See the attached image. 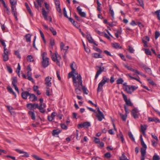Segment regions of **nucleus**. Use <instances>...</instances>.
<instances>
[{
  "label": "nucleus",
  "instance_id": "1",
  "mask_svg": "<svg viewBox=\"0 0 160 160\" xmlns=\"http://www.w3.org/2000/svg\"><path fill=\"white\" fill-rule=\"evenodd\" d=\"M109 81V78H108L105 76L103 77L102 79L101 82L99 83L97 88V92H99L102 89V87L106 82H108Z\"/></svg>",
  "mask_w": 160,
  "mask_h": 160
},
{
  "label": "nucleus",
  "instance_id": "2",
  "mask_svg": "<svg viewBox=\"0 0 160 160\" xmlns=\"http://www.w3.org/2000/svg\"><path fill=\"white\" fill-rule=\"evenodd\" d=\"M47 54L45 52H43L42 54V66L44 68H45L49 65V58L46 57Z\"/></svg>",
  "mask_w": 160,
  "mask_h": 160
},
{
  "label": "nucleus",
  "instance_id": "3",
  "mask_svg": "<svg viewBox=\"0 0 160 160\" xmlns=\"http://www.w3.org/2000/svg\"><path fill=\"white\" fill-rule=\"evenodd\" d=\"M74 72L71 71L70 72H69L68 74V78H69L72 77V81L73 82V85L76 86V82H78L76 80V78L74 74Z\"/></svg>",
  "mask_w": 160,
  "mask_h": 160
},
{
  "label": "nucleus",
  "instance_id": "4",
  "mask_svg": "<svg viewBox=\"0 0 160 160\" xmlns=\"http://www.w3.org/2000/svg\"><path fill=\"white\" fill-rule=\"evenodd\" d=\"M58 55V53L57 52H56L55 54H53L52 55H51V58L52 61L56 62L57 64L59 66L60 65V62L59 61L58 59V58L57 56Z\"/></svg>",
  "mask_w": 160,
  "mask_h": 160
},
{
  "label": "nucleus",
  "instance_id": "5",
  "mask_svg": "<svg viewBox=\"0 0 160 160\" xmlns=\"http://www.w3.org/2000/svg\"><path fill=\"white\" fill-rule=\"evenodd\" d=\"M122 94L123 96V98L124 99V101L126 102V104L128 106H132L133 105V104L131 102L130 100H128L127 98V96L122 92Z\"/></svg>",
  "mask_w": 160,
  "mask_h": 160
},
{
  "label": "nucleus",
  "instance_id": "6",
  "mask_svg": "<svg viewBox=\"0 0 160 160\" xmlns=\"http://www.w3.org/2000/svg\"><path fill=\"white\" fill-rule=\"evenodd\" d=\"M79 83L80 84V86L82 87V90L83 91V93L85 94H88V93L87 92V91H88L87 88H86V87L84 86H83L82 85V79H81V78L80 76L79 77Z\"/></svg>",
  "mask_w": 160,
  "mask_h": 160
},
{
  "label": "nucleus",
  "instance_id": "7",
  "mask_svg": "<svg viewBox=\"0 0 160 160\" xmlns=\"http://www.w3.org/2000/svg\"><path fill=\"white\" fill-rule=\"evenodd\" d=\"M96 67L99 68V70H97L96 73L95 75V79H96L98 77V76L103 71H104V68L103 67L102 68L101 66H97Z\"/></svg>",
  "mask_w": 160,
  "mask_h": 160
},
{
  "label": "nucleus",
  "instance_id": "8",
  "mask_svg": "<svg viewBox=\"0 0 160 160\" xmlns=\"http://www.w3.org/2000/svg\"><path fill=\"white\" fill-rule=\"evenodd\" d=\"M76 86L73 85L75 87H76L75 89V92L77 94H80L81 93V88L80 87V84L79 83V82H76Z\"/></svg>",
  "mask_w": 160,
  "mask_h": 160
},
{
  "label": "nucleus",
  "instance_id": "9",
  "mask_svg": "<svg viewBox=\"0 0 160 160\" xmlns=\"http://www.w3.org/2000/svg\"><path fill=\"white\" fill-rule=\"evenodd\" d=\"M37 105H38V103H34L33 104L31 103H28L27 105V107L30 110H34L37 108Z\"/></svg>",
  "mask_w": 160,
  "mask_h": 160
},
{
  "label": "nucleus",
  "instance_id": "10",
  "mask_svg": "<svg viewBox=\"0 0 160 160\" xmlns=\"http://www.w3.org/2000/svg\"><path fill=\"white\" fill-rule=\"evenodd\" d=\"M37 108L39 110V111L42 113H44L45 112V110L44 108L46 107V105L40 104L39 106L38 105H37Z\"/></svg>",
  "mask_w": 160,
  "mask_h": 160
},
{
  "label": "nucleus",
  "instance_id": "11",
  "mask_svg": "<svg viewBox=\"0 0 160 160\" xmlns=\"http://www.w3.org/2000/svg\"><path fill=\"white\" fill-rule=\"evenodd\" d=\"M138 113V109L136 108L133 109L131 111V115L134 118L137 119L139 118V116L137 114Z\"/></svg>",
  "mask_w": 160,
  "mask_h": 160
},
{
  "label": "nucleus",
  "instance_id": "12",
  "mask_svg": "<svg viewBox=\"0 0 160 160\" xmlns=\"http://www.w3.org/2000/svg\"><path fill=\"white\" fill-rule=\"evenodd\" d=\"M15 151L20 154H22L23 155H22V156L23 157H29V154L26 152L23 151L18 149H16Z\"/></svg>",
  "mask_w": 160,
  "mask_h": 160
},
{
  "label": "nucleus",
  "instance_id": "13",
  "mask_svg": "<svg viewBox=\"0 0 160 160\" xmlns=\"http://www.w3.org/2000/svg\"><path fill=\"white\" fill-rule=\"evenodd\" d=\"M77 11L80 15L83 18H85L86 16V14L84 12H82V9L80 8V6H78L77 8Z\"/></svg>",
  "mask_w": 160,
  "mask_h": 160
},
{
  "label": "nucleus",
  "instance_id": "14",
  "mask_svg": "<svg viewBox=\"0 0 160 160\" xmlns=\"http://www.w3.org/2000/svg\"><path fill=\"white\" fill-rule=\"evenodd\" d=\"M52 78H50L49 77H47L45 79V84L48 87H50L51 86V82Z\"/></svg>",
  "mask_w": 160,
  "mask_h": 160
},
{
  "label": "nucleus",
  "instance_id": "15",
  "mask_svg": "<svg viewBox=\"0 0 160 160\" xmlns=\"http://www.w3.org/2000/svg\"><path fill=\"white\" fill-rule=\"evenodd\" d=\"M86 38L89 43H93L96 46L98 45V44H96L93 41V39H92L90 34H87L86 36Z\"/></svg>",
  "mask_w": 160,
  "mask_h": 160
},
{
  "label": "nucleus",
  "instance_id": "16",
  "mask_svg": "<svg viewBox=\"0 0 160 160\" xmlns=\"http://www.w3.org/2000/svg\"><path fill=\"white\" fill-rule=\"evenodd\" d=\"M101 113H98L96 114V117L97 118L98 120L99 121H101L103 119H104L105 117L102 112H101Z\"/></svg>",
  "mask_w": 160,
  "mask_h": 160
},
{
  "label": "nucleus",
  "instance_id": "17",
  "mask_svg": "<svg viewBox=\"0 0 160 160\" xmlns=\"http://www.w3.org/2000/svg\"><path fill=\"white\" fill-rule=\"evenodd\" d=\"M12 85L15 88L17 87V84L18 82V79L17 77H14L12 78Z\"/></svg>",
  "mask_w": 160,
  "mask_h": 160
},
{
  "label": "nucleus",
  "instance_id": "18",
  "mask_svg": "<svg viewBox=\"0 0 160 160\" xmlns=\"http://www.w3.org/2000/svg\"><path fill=\"white\" fill-rule=\"evenodd\" d=\"M30 93L28 91H25L23 92L21 94L22 98L24 99H26L27 98V97L29 96Z\"/></svg>",
  "mask_w": 160,
  "mask_h": 160
},
{
  "label": "nucleus",
  "instance_id": "19",
  "mask_svg": "<svg viewBox=\"0 0 160 160\" xmlns=\"http://www.w3.org/2000/svg\"><path fill=\"white\" fill-rule=\"evenodd\" d=\"M29 96V99L32 102L35 101L37 99V97L34 94L30 93Z\"/></svg>",
  "mask_w": 160,
  "mask_h": 160
},
{
  "label": "nucleus",
  "instance_id": "20",
  "mask_svg": "<svg viewBox=\"0 0 160 160\" xmlns=\"http://www.w3.org/2000/svg\"><path fill=\"white\" fill-rule=\"evenodd\" d=\"M70 67L72 69V71L73 72H74L77 68L76 64L74 62H73L70 65Z\"/></svg>",
  "mask_w": 160,
  "mask_h": 160
},
{
  "label": "nucleus",
  "instance_id": "21",
  "mask_svg": "<svg viewBox=\"0 0 160 160\" xmlns=\"http://www.w3.org/2000/svg\"><path fill=\"white\" fill-rule=\"evenodd\" d=\"M55 5L56 6L57 10L59 12H61V10L60 8V2H56Z\"/></svg>",
  "mask_w": 160,
  "mask_h": 160
},
{
  "label": "nucleus",
  "instance_id": "22",
  "mask_svg": "<svg viewBox=\"0 0 160 160\" xmlns=\"http://www.w3.org/2000/svg\"><path fill=\"white\" fill-rule=\"evenodd\" d=\"M42 16H43L44 19H45V20H48V18H47V13L46 12V11H45V9L44 8H42Z\"/></svg>",
  "mask_w": 160,
  "mask_h": 160
},
{
  "label": "nucleus",
  "instance_id": "23",
  "mask_svg": "<svg viewBox=\"0 0 160 160\" xmlns=\"http://www.w3.org/2000/svg\"><path fill=\"white\" fill-rule=\"evenodd\" d=\"M61 131L59 129H54L52 130V134L53 136H55L58 135L59 133Z\"/></svg>",
  "mask_w": 160,
  "mask_h": 160
},
{
  "label": "nucleus",
  "instance_id": "24",
  "mask_svg": "<svg viewBox=\"0 0 160 160\" xmlns=\"http://www.w3.org/2000/svg\"><path fill=\"white\" fill-rule=\"evenodd\" d=\"M7 89L10 93H12V94H13L14 95L15 98H16V97H17L16 94L13 91L12 89L10 86H8L7 87Z\"/></svg>",
  "mask_w": 160,
  "mask_h": 160
},
{
  "label": "nucleus",
  "instance_id": "25",
  "mask_svg": "<svg viewBox=\"0 0 160 160\" xmlns=\"http://www.w3.org/2000/svg\"><path fill=\"white\" fill-rule=\"evenodd\" d=\"M92 57L94 58H102L103 56L101 55L100 54L98 53H94L92 54Z\"/></svg>",
  "mask_w": 160,
  "mask_h": 160
},
{
  "label": "nucleus",
  "instance_id": "26",
  "mask_svg": "<svg viewBox=\"0 0 160 160\" xmlns=\"http://www.w3.org/2000/svg\"><path fill=\"white\" fill-rule=\"evenodd\" d=\"M125 91L129 94L132 93L131 86L129 85L127 86V87H126Z\"/></svg>",
  "mask_w": 160,
  "mask_h": 160
},
{
  "label": "nucleus",
  "instance_id": "27",
  "mask_svg": "<svg viewBox=\"0 0 160 160\" xmlns=\"http://www.w3.org/2000/svg\"><path fill=\"white\" fill-rule=\"evenodd\" d=\"M25 5L27 8V10L28 11V12L30 14L31 16H32L33 15V13L32 12V11L30 8L28 6V5L27 3L25 2Z\"/></svg>",
  "mask_w": 160,
  "mask_h": 160
},
{
  "label": "nucleus",
  "instance_id": "28",
  "mask_svg": "<svg viewBox=\"0 0 160 160\" xmlns=\"http://www.w3.org/2000/svg\"><path fill=\"white\" fill-rule=\"evenodd\" d=\"M148 119L149 121L150 122H160V120L157 118H149Z\"/></svg>",
  "mask_w": 160,
  "mask_h": 160
},
{
  "label": "nucleus",
  "instance_id": "29",
  "mask_svg": "<svg viewBox=\"0 0 160 160\" xmlns=\"http://www.w3.org/2000/svg\"><path fill=\"white\" fill-rule=\"evenodd\" d=\"M28 114L31 117L32 119L34 120L35 119V116L33 112L31 111H29L28 112Z\"/></svg>",
  "mask_w": 160,
  "mask_h": 160
},
{
  "label": "nucleus",
  "instance_id": "30",
  "mask_svg": "<svg viewBox=\"0 0 160 160\" xmlns=\"http://www.w3.org/2000/svg\"><path fill=\"white\" fill-rule=\"evenodd\" d=\"M109 13L111 14L112 17L113 19L114 18V12L113 10L112 9V7L110 5L109 6Z\"/></svg>",
  "mask_w": 160,
  "mask_h": 160
},
{
  "label": "nucleus",
  "instance_id": "31",
  "mask_svg": "<svg viewBox=\"0 0 160 160\" xmlns=\"http://www.w3.org/2000/svg\"><path fill=\"white\" fill-rule=\"evenodd\" d=\"M33 58L32 55H28L27 58V59L28 62H33L34 61V60L32 59Z\"/></svg>",
  "mask_w": 160,
  "mask_h": 160
},
{
  "label": "nucleus",
  "instance_id": "32",
  "mask_svg": "<svg viewBox=\"0 0 160 160\" xmlns=\"http://www.w3.org/2000/svg\"><path fill=\"white\" fill-rule=\"evenodd\" d=\"M83 125L84 128H88L91 126V124L89 122H83Z\"/></svg>",
  "mask_w": 160,
  "mask_h": 160
},
{
  "label": "nucleus",
  "instance_id": "33",
  "mask_svg": "<svg viewBox=\"0 0 160 160\" xmlns=\"http://www.w3.org/2000/svg\"><path fill=\"white\" fill-rule=\"evenodd\" d=\"M31 35L30 34H27L25 36L26 41L27 42H31Z\"/></svg>",
  "mask_w": 160,
  "mask_h": 160
},
{
  "label": "nucleus",
  "instance_id": "34",
  "mask_svg": "<svg viewBox=\"0 0 160 160\" xmlns=\"http://www.w3.org/2000/svg\"><path fill=\"white\" fill-rule=\"evenodd\" d=\"M112 47L116 49L119 48V49H121L122 47L120 46L119 44L117 43H115L113 44Z\"/></svg>",
  "mask_w": 160,
  "mask_h": 160
},
{
  "label": "nucleus",
  "instance_id": "35",
  "mask_svg": "<svg viewBox=\"0 0 160 160\" xmlns=\"http://www.w3.org/2000/svg\"><path fill=\"white\" fill-rule=\"evenodd\" d=\"M117 136L118 138L120 137V138L122 142L123 143L124 141V139L123 138V136L122 133L120 132L119 135H117Z\"/></svg>",
  "mask_w": 160,
  "mask_h": 160
},
{
  "label": "nucleus",
  "instance_id": "36",
  "mask_svg": "<svg viewBox=\"0 0 160 160\" xmlns=\"http://www.w3.org/2000/svg\"><path fill=\"white\" fill-rule=\"evenodd\" d=\"M123 80L122 78H120L118 79L117 81V84H122L123 82Z\"/></svg>",
  "mask_w": 160,
  "mask_h": 160
},
{
  "label": "nucleus",
  "instance_id": "37",
  "mask_svg": "<svg viewBox=\"0 0 160 160\" xmlns=\"http://www.w3.org/2000/svg\"><path fill=\"white\" fill-rule=\"evenodd\" d=\"M120 115L123 121H125L126 120V118L127 116L126 114L123 115L121 113H120Z\"/></svg>",
  "mask_w": 160,
  "mask_h": 160
},
{
  "label": "nucleus",
  "instance_id": "38",
  "mask_svg": "<svg viewBox=\"0 0 160 160\" xmlns=\"http://www.w3.org/2000/svg\"><path fill=\"white\" fill-rule=\"evenodd\" d=\"M146 149H144L142 148H141V156H145L146 153Z\"/></svg>",
  "mask_w": 160,
  "mask_h": 160
},
{
  "label": "nucleus",
  "instance_id": "39",
  "mask_svg": "<svg viewBox=\"0 0 160 160\" xmlns=\"http://www.w3.org/2000/svg\"><path fill=\"white\" fill-rule=\"evenodd\" d=\"M8 54H3V60L4 61H6L8 60L9 59Z\"/></svg>",
  "mask_w": 160,
  "mask_h": 160
},
{
  "label": "nucleus",
  "instance_id": "40",
  "mask_svg": "<svg viewBox=\"0 0 160 160\" xmlns=\"http://www.w3.org/2000/svg\"><path fill=\"white\" fill-rule=\"evenodd\" d=\"M49 29L53 35L55 36L57 34L56 31L52 27H50Z\"/></svg>",
  "mask_w": 160,
  "mask_h": 160
},
{
  "label": "nucleus",
  "instance_id": "41",
  "mask_svg": "<svg viewBox=\"0 0 160 160\" xmlns=\"http://www.w3.org/2000/svg\"><path fill=\"white\" fill-rule=\"evenodd\" d=\"M128 135L130 139L133 141L135 142V139L134 138L133 135L131 132H129L128 133Z\"/></svg>",
  "mask_w": 160,
  "mask_h": 160
},
{
  "label": "nucleus",
  "instance_id": "42",
  "mask_svg": "<svg viewBox=\"0 0 160 160\" xmlns=\"http://www.w3.org/2000/svg\"><path fill=\"white\" fill-rule=\"evenodd\" d=\"M10 2L11 6H14L16 4L17 1L16 0H10Z\"/></svg>",
  "mask_w": 160,
  "mask_h": 160
},
{
  "label": "nucleus",
  "instance_id": "43",
  "mask_svg": "<svg viewBox=\"0 0 160 160\" xmlns=\"http://www.w3.org/2000/svg\"><path fill=\"white\" fill-rule=\"evenodd\" d=\"M141 131H145L147 129V126L146 125H141Z\"/></svg>",
  "mask_w": 160,
  "mask_h": 160
},
{
  "label": "nucleus",
  "instance_id": "44",
  "mask_svg": "<svg viewBox=\"0 0 160 160\" xmlns=\"http://www.w3.org/2000/svg\"><path fill=\"white\" fill-rule=\"evenodd\" d=\"M74 74H75L76 75H77V76L76 77V80H78V82H79V78L80 76L81 78V79H82V77H81V75L80 74L78 75V72L75 71H74Z\"/></svg>",
  "mask_w": 160,
  "mask_h": 160
},
{
  "label": "nucleus",
  "instance_id": "45",
  "mask_svg": "<svg viewBox=\"0 0 160 160\" xmlns=\"http://www.w3.org/2000/svg\"><path fill=\"white\" fill-rule=\"evenodd\" d=\"M69 21L74 26H76L77 24V22H75L72 18H69Z\"/></svg>",
  "mask_w": 160,
  "mask_h": 160
},
{
  "label": "nucleus",
  "instance_id": "46",
  "mask_svg": "<svg viewBox=\"0 0 160 160\" xmlns=\"http://www.w3.org/2000/svg\"><path fill=\"white\" fill-rule=\"evenodd\" d=\"M144 70L146 72L149 74H151V70L150 68H144Z\"/></svg>",
  "mask_w": 160,
  "mask_h": 160
},
{
  "label": "nucleus",
  "instance_id": "47",
  "mask_svg": "<svg viewBox=\"0 0 160 160\" xmlns=\"http://www.w3.org/2000/svg\"><path fill=\"white\" fill-rule=\"evenodd\" d=\"M145 53L148 55H151V52L150 50L147 48H146L145 49Z\"/></svg>",
  "mask_w": 160,
  "mask_h": 160
},
{
  "label": "nucleus",
  "instance_id": "48",
  "mask_svg": "<svg viewBox=\"0 0 160 160\" xmlns=\"http://www.w3.org/2000/svg\"><path fill=\"white\" fill-rule=\"evenodd\" d=\"M50 88H46V95L48 96H49L50 95Z\"/></svg>",
  "mask_w": 160,
  "mask_h": 160
},
{
  "label": "nucleus",
  "instance_id": "49",
  "mask_svg": "<svg viewBox=\"0 0 160 160\" xmlns=\"http://www.w3.org/2000/svg\"><path fill=\"white\" fill-rule=\"evenodd\" d=\"M128 50L130 53H133L134 51V50L133 49V48L130 46H128Z\"/></svg>",
  "mask_w": 160,
  "mask_h": 160
},
{
  "label": "nucleus",
  "instance_id": "50",
  "mask_svg": "<svg viewBox=\"0 0 160 160\" xmlns=\"http://www.w3.org/2000/svg\"><path fill=\"white\" fill-rule=\"evenodd\" d=\"M37 2L38 3V5L40 7H42V2H43L44 1V0H36Z\"/></svg>",
  "mask_w": 160,
  "mask_h": 160
},
{
  "label": "nucleus",
  "instance_id": "51",
  "mask_svg": "<svg viewBox=\"0 0 160 160\" xmlns=\"http://www.w3.org/2000/svg\"><path fill=\"white\" fill-rule=\"evenodd\" d=\"M14 53H15V54L17 56L18 58H19L20 59L21 58V57L20 55L19 52L18 51H15L14 52Z\"/></svg>",
  "mask_w": 160,
  "mask_h": 160
},
{
  "label": "nucleus",
  "instance_id": "52",
  "mask_svg": "<svg viewBox=\"0 0 160 160\" xmlns=\"http://www.w3.org/2000/svg\"><path fill=\"white\" fill-rule=\"evenodd\" d=\"M104 156L107 158H110L111 157V155L110 152H107L104 154Z\"/></svg>",
  "mask_w": 160,
  "mask_h": 160
},
{
  "label": "nucleus",
  "instance_id": "53",
  "mask_svg": "<svg viewBox=\"0 0 160 160\" xmlns=\"http://www.w3.org/2000/svg\"><path fill=\"white\" fill-rule=\"evenodd\" d=\"M159 157L157 155H154L153 157V160H159Z\"/></svg>",
  "mask_w": 160,
  "mask_h": 160
},
{
  "label": "nucleus",
  "instance_id": "54",
  "mask_svg": "<svg viewBox=\"0 0 160 160\" xmlns=\"http://www.w3.org/2000/svg\"><path fill=\"white\" fill-rule=\"evenodd\" d=\"M32 73H30V75L28 76V77L27 78L29 80H30L32 82H33V79L31 77Z\"/></svg>",
  "mask_w": 160,
  "mask_h": 160
},
{
  "label": "nucleus",
  "instance_id": "55",
  "mask_svg": "<svg viewBox=\"0 0 160 160\" xmlns=\"http://www.w3.org/2000/svg\"><path fill=\"white\" fill-rule=\"evenodd\" d=\"M160 34L159 32L156 31L155 32V38L156 39L159 36Z\"/></svg>",
  "mask_w": 160,
  "mask_h": 160
},
{
  "label": "nucleus",
  "instance_id": "56",
  "mask_svg": "<svg viewBox=\"0 0 160 160\" xmlns=\"http://www.w3.org/2000/svg\"><path fill=\"white\" fill-rule=\"evenodd\" d=\"M56 74H57V76L58 78V79L59 80H61V78L60 75L59 71L58 70L56 72Z\"/></svg>",
  "mask_w": 160,
  "mask_h": 160
},
{
  "label": "nucleus",
  "instance_id": "57",
  "mask_svg": "<svg viewBox=\"0 0 160 160\" xmlns=\"http://www.w3.org/2000/svg\"><path fill=\"white\" fill-rule=\"evenodd\" d=\"M93 48L96 51L99 53H102V50L97 47H94Z\"/></svg>",
  "mask_w": 160,
  "mask_h": 160
},
{
  "label": "nucleus",
  "instance_id": "58",
  "mask_svg": "<svg viewBox=\"0 0 160 160\" xmlns=\"http://www.w3.org/2000/svg\"><path fill=\"white\" fill-rule=\"evenodd\" d=\"M125 67L128 69V70L130 71H131L132 72H133L134 71V69L132 68L131 67H130V66H125Z\"/></svg>",
  "mask_w": 160,
  "mask_h": 160
},
{
  "label": "nucleus",
  "instance_id": "59",
  "mask_svg": "<svg viewBox=\"0 0 160 160\" xmlns=\"http://www.w3.org/2000/svg\"><path fill=\"white\" fill-rule=\"evenodd\" d=\"M0 42H1L2 45L4 47H6V45L5 42H4V41L2 39H0Z\"/></svg>",
  "mask_w": 160,
  "mask_h": 160
},
{
  "label": "nucleus",
  "instance_id": "60",
  "mask_svg": "<svg viewBox=\"0 0 160 160\" xmlns=\"http://www.w3.org/2000/svg\"><path fill=\"white\" fill-rule=\"evenodd\" d=\"M131 86L132 92V93L135 90L137 89L138 88V87H137L135 86L132 85Z\"/></svg>",
  "mask_w": 160,
  "mask_h": 160
},
{
  "label": "nucleus",
  "instance_id": "61",
  "mask_svg": "<svg viewBox=\"0 0 160 160\" xmlns=\"http://www.w3.org/2000/svg\"><path fill=\"white\" fill-rule=\"evenodd\" d=\"M7 69L8 71L10 73H11L12 72V68L9 66H7Z\"/></svg>",
  "mask_w": 160,
  "mask_h": 160
},
{
  "label": "nucleus",
  "instance_id": "62",
  "mask_svg": "<svg viewBox=\"0 0 160 160\" xmlns=\"http://www.w3.org/2000/svg\"><path fill=\"white\" fill-rule=\"evenodd\" d=\"M119 55L122 60L124 61H126V59L125 58L124 56L122 54L120 53L119 54Z\"/></svg>",
  "mask_w": 160,
  "mask_h": 160
},
{
  "label": "nucleus",
  "instance_id": "63",
  "mask_svg": "<svg viewBox=\"0 0 160 160\" xmlns=\"http://www.w3.org/2000/svg\"><path fill=\"white\" fill-rule=\"evenodd\" d=\"M120 160H129V159L127 158V157L123 154L122 155V158H120Z\"/></svg>",
  "mask_w": 160,
  "mask_h": 160
},
{
  "label": "nucleus",
  "instance_id": "64",
  "mask_svg": "<svg viewBox=\"0 0 160 160\" xmlns=\"http://www.w3.org/2000/svg\"><path fill=\"white\" fill-rule=\"evenodd\" d=\"M61 128L64 129H67V127L64 124H61Z\"/></svg>",
  "mask_w": 160,
  "mask_h": 160
}]
</instances>
